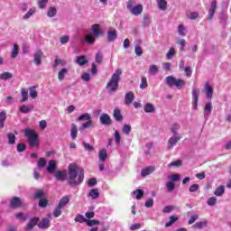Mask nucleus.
<instances>
[{
    "mask_svg": "<svg viewBox=\"0 0 231 231\" xmlns=\"http://www.w3.org/2000/svg\"><path fill=\"white\" fill-rule=\"evenodd\" d=\"M87 218L84 217V216L82 215H77L76 217L74 218V221L76 223H86L87 222Z\"/></svg>",
    "mask_w": 231,
    "mask_h": 231,
    "instance_id": "79ce46f5",
    "label": "nucleus"
},
{
    "mask_svg": "<svg viewBox=\"0 0 231 231\" xmlns=\"http://www.w3.org/2000/svg\"><path fill=\"white\" fill-rule=\"evenodd\" d=\"M187 29H185V25H183L182 23H180L179 26H178V32H179V35H180L181 37H185V35H187V33H185Z\"/></svg>",
    "mask_w": 231,
    "mask_h": 231,
    "instance_id": "4c0bfd02",
    "label": "nucleus"
},
{
    "mask_svg": "<svg viewBox=\"0 0 231 231\" xmlns=\"http://www.w3.org/2000/svg\"><path fill=\"white\" fill-rule=\"evenodd\" d=\"M189 19H191V21H196V19H198V17H199V13L198 12H193L190 13L189 14H188Z\"/></svg>",
    "mask_w": 231,
    "mask_h": 231,
    "instance_id": "13d9d810",
    "label": "nucleus"
},
{
    "mask_svg": "<svg viewBox=\"0 0 231 231\" xmlns=\"http://www.w3.org/2000/svg\"><path fill=\"white\" fill-rule=\"evenodd\" d=\"M38 167L40 169H42V168L46 167V159L40 158V160L38 161Z\"/></svg>",
    "mask_w": 231,
    "mask_h": 231,
    "instance_id": "338daca9",
    "label": "nucleus"
},
{
    "mask_svg": "<svg viewBox=\"0 0 231 231\" xmlns=\"http://www.w3.org/2000/svg\"><path fill=\"white\" fill-rule=\"evenodd\" d=\"M56 169H57V162H55V160L49 161V164L47 166V171L51 173V172H54Z\"/></svg>",
    "mask_w": 231,
    "mask_h": 231,
    "instance_id": "b1692460",
    "label": "nucleus"
},
{
    "mask_svg": "<svg viewBox=\"0 0 231 231\" xmlns=\"http://www.w3.org/2000/svg\"><path fill=\"white\" fill-rule=\"evenodd\" d=\"M7 138H8L9 143H10L11 145L15 144V139H16L15 134H12V133H9V134H7Z\"/></svg>",
    "mask_w": 231,
    "mask_h": 231,
    "instance_id": "de8ad7c7",
    "label": "nucleus"
},
{
    "mask_svg": "<svg viewBox=\"0 0 231 231\" xmlns=\"http://www.w3.org/2000/svg\"><path fill=\"white\" fill-rule=\"evenodd\" d=\"M122 131L124 134L129 135L132 131L131 125H124Z\"/></svg>",
    "mask_w": 231,
    "mask_h": 231,
    "instance_id": "09e8293b",
    "label": "nucleus"
},
{
    "mask_svg": "<svg viewBox=\"0 0 231 231\" xmlns=\"http://www.w3.org/2000/svg\"><path fill=\"white\" fill-rule=\"evenodd\" d=\"M13 75L10 72H4L2 75H0L1 80H10L12 79Z\"/></svg>",
    "mask_w": 231,
    "mask_h": 231,
    "instance_id": "a19ab883",
    "label": "nucleus"
},
{
    "mask_svg": "<svg viewBox=\"0 0 231 231\" xmlns=\"http://www.w3.org/2000/svg\"><path fill=\"white\" fill-rule=\"evenodd\" d=\"M137 193L135 196L136 199H142L143 198V190L137 189L135 191H134V194Z\"/></svg>",
    "mask_w": 231,
    "mask_h": 231,
    "instance_id": "4d7b16f0",
    "label": "nucleus"
},
{
    "mask_svg": "<svg viewBox=\"0 0 231 231\" xmlns=\"http://www.w3.org/2000/svg\"><path fill=\"white\" fill-rule=\"evenodd\" d=\"M215 196L221 197L225 194V186H219L214 191Z\"/></svg>",
    "mask_w": 231,
    "mask_h": 231,
    "instance_id": "7c9ffc66",
    "label": "nucleus"
},
{
    "mask_svg": "<svg viewBox=\"0 0 231 231\" xmlns=\"http://www.w3.org/2000/svg\"><path fill=\"white\" fill-rule=\"evenodd\" d=\"M180 140H181V137H178L176 135L171 136L168 140V151H171V149H172L174 145L180 142Z\"/></svg>",
    "mask_w": 231,
    "mask_h": 231,
    "instance_id": "4468645a",
    "label": "nucleus"
},
{
    "mask_svg": "<svg viewBox=\"0 0 231 231\" xmlns=\"http://www.w3.org/2000/svg\"><path fill=\"white\" fill-rule=\"evenodd\" d=\"M21 93H22V99L20 100V102H22V103L27 102L28 101V90H26V88H22Z\"/></svg>",
    "mask_w": 231,
    "mask_h": 231,
    "instance_id": "2f4dec72",
    "label": "nucleus"
},
{
    "mask_svg": "<svg viewBox=\"0 0 231 231\" xmlns=\"http://www.w3.org/2000/svg\"><path fill=\"white\" fill-rule=\"evenodd\" d=\"M118 37V32L116 30H109L107 32V42H113L114 41H116V38Z\"/></svg>",
    "mask_w": 231,
    "mask_h": 231,
    "instance_id": "f3484780",
    "label": "nucleus"
},
{
    "mask_svg": "<svg viewBox=\"0 0 231 231\" xmlns=\"http://www.w3.org/2000/svg\"><path fill=\"white\" fill-rule=\"evenodd\" d=\"M199 190V184H193L189 188V192H198Z\"/></svg>",
    "mask_w": 231,
    "mask_h": 231,
    "instance_id": "e2e57ef3",
    "label": "nucleus"
},
{
    "mask_svg": "<svg viewBox=\"0 0 231 231\" xmlns=\"http://www.w3.org/2000/svg\"><path fill=\"white\" fill-rule=\"evenodd\" d=\"M50 218H43L42 221L38 222V228H41L42 230H46L50 228Z\"/></svg>",
    "mask_w": 231,
    "mask_h": 231,
    "instance_id": "2eb2a0df",
    "label": "nucleus"
},
{
    "mask_svg": "<svg viewBox=\"0 0 231 231\" xmlns=\"http://www.w3.org/2000/svg\"><path fill=\"white\" fill-rule=\"evenodd\" d=\"M166 188H167V192H172V190H174V189H176V184L172 181H169L166 184Z\"/></svg>",
    "mask_w": 231,
    "mask_h": 231,
    "instance_id": "37998d69",
    "label": "nucleus"
},
{
    "mask_svg": "<svg viewBox=\"0 0 231 231\" xmlns=\"http://www.w3.org/2000/svg\"><path fill=\"white\" fill-rule=\"evenodd\" d=\"M46 5H48V0H38L39 8H46Z\"/></svg>",
    "mask_w": 231,
    "mask_h": 231,
    "instance_id": "774afa93",
    "label": "nucleus"
},
{
    "mask_svg": "<svg viewBox=\"0 0 231 231\" xmlns=\"http://www.w3.org/2000/svg\"><path fill=\"white\" fill-rule=\"evenodd\" d=\"M115 142L117 145H120V141L122 140V137H120V132L116 131L114 134Z\"/></svg>",
    "mask_w": 231,
    "mask_h": 231,
    "instance_id": "864d4df0",
    "label": "nucleus"
},
{
    "mask_svg": "<svg viewBox=\"0 0 231 231\" xmlns=\"http://www.w3.org/2000/svg\"><path fill=\"white\" fill-rule=\"evenodd\" d=\"M77 64H79V66H85V64H88V60H86V56L78 57Z\"/></svg>",
    "mask_w": 231,
    "mask_h": 231,
    "instance_id": "72a5a7b5",
    "label": "nucleus"
},
{
    "mask_svg": "<svg viewBox=\"0 0 231 231\" xmlns=\"http://www.w3.org/2000/svg\"><path fill=\"white\" fill-rule=\"evenodd\" d=\"M159 10H167V0H157Z\"/></svg>",
    "mask_w": 231,
    "mask_h": 231,
    "instance_id": "cd10ccee",
    "label": "nucleus"
},
{
    "mask_svg": "<svg viewBox=\"0 0 231 231\" xmlns=\"http://www.w3.org/2000/svg\"><path fill=\"white\" fill-rule=\"evenodd\" d=\"M216 10H217V1L213 0L211 2V6L208 10V20L212 21L214 19V15H216Z\"/></svg>",
    "mask_w": 231,
    "mask_h": 231,
    "instance_id": "1a4fd4ad",
    "label": "nucleus"
},
{
    "mask_svg": "<svg viewBox=\"0 0 231 231\" xmlns=\"http://www.w3.org/2000/svg\"><path fill=\"white\" fill-rule=\"evenodd\" d=\"M85 42H88V44H95V36L87 34L85 36Z\"/></svg>",
    "mask_w": 231,
    "mask_h": 231,
    "instance_id": "58836bf2",
    "label": "nucleus"
},
{
    "mask_svg": "<svg viewBox=\"0 0 231 231\" xmlns=\"http://www.w3.org/2000/svg\"><path fill=\"white\" fill-rule=\"evenodd\" d=\"M54 217H60V216L62 215V208H60V206H57L53 212H52Z\"/></svg>",
    "mask_w": 231,
    "mask_h": 231,
    "instance_id": "c9c22d12",
    "label": "nucleus"
},
{
    "mask_svg": "<svg viewBox=\"0 0 231 231\" xmlns=\"http://www.w3.org/2000/svg\"><path fill=\"white\" fill-rule=\"evenodd\" d=\"M34 198L36 199H40L41 198H44V191L42 189H38L34 194Z\"/></svg>",
    "mask_w": 231,
    "mask_h": 231,
    "instance_id": "052dcab7",
    "label": "nucleus"
},
{
    "mask_svg": "<svg viewBox=\"0 0 231 231\" xmlns=\"http://www.w3.org/2000/svg\"><path fill=\"white\" fill-rule=\"evenodd\" d=\"M48 17H53L54 15H57V8L55 7H50L49 11L47 13Z\"/></svg>",
    "mask_w": 231,
    "mask_h": 231,
    "instance_id": "49530a36",
    "label": "nucleus"
},
{
    "mask_svg": "<svg viewBox=\"0 0 231 231\" xmlns=\"http://www.w3.org/2000/svg\"><path fill=\"white\" fill-rule=\"evenodd\" d=\"M67 181L70 187L80 185L84 181V170L79 168L75 163L69 164L67 173Z\"/></svg>",
    "mask_w": 231,
    "mask_h": 231,
    "instance_id": "f257e3e1",
    "label": "nucleus"
},
{
    "mask_svg": "<svg viewBox=\"0 0 231 231\" xmlns=\"http://www.w3.org/2000/svg\"><path fill=\"white\" fill-rule=\"evenodd\" d=\"M11 208H21L23 207V200L19 197H13L10 200Z\"/></svg>",
    "mask_w": 231,
    "mask_h": 231,
    "instance_id": "0eeeda50",
    "label": "nucleus"
},
{
    "mask_svg": "<svg viewBox=\"0 0 231 231\" xmlns=\"http://www.w3.org/2000/svg\"><path fill=\"white\" fill-rule=\"evenodd\" d=\"M204 113L205 115H210L212 113V103L206 104Z\"/></svg>",
    "mask_w": 231,
    "mask_h": 231,
    "instance_id": "603ef678",
    "label": "nucleus"
},
{
    "mask_svg": "<svg viewBox=\"0 0 231 231\" xmlns=\"http://www.w3.org/2000/svg\"><path fill=\"white\" fill-rule=\"evenodd\" d=\"M88 196L93 199H98V198H100V193H98L97 189H94L90 190V192L88 193Z\"/></svg>",
    "mask_w": 231,
    "mask_h": 231,
    "instance_id": "c85d7f7f",
    "label": "nucleus"
},
{
    "mask_svg": "<svg viewBox=\"0 0 231 231\" xmlns=\"http://www.w3.org/2000/svg\"><path fill=\"white\" fill-rule=\"evenodd\" d=\"M205 92H206L208 98H212V97L214 95V88H212V87L210 86V84L208 82H207L205 84Z\"/></svg>",
    "mask_w": 231,
    "mask_h": 231,
    "instance_id": "412c9836",
    "label": "nucleus"
},
{
    "mask_svg": "<svg viewBox=\"0 0 231 231\" xmlns=\"http://www.w3.org/2000/svg\"><path fill=\"white\" fill-rule=\"evenodd\" d=\"M147 79L146 78H142L141 83H140V88L141 89H145L147 88Z\"/></svg>",
    "mask_w": 231,
    "mask_h": 231,
    "instance_id": "680f3d73",
    "label": "nucleus"
},
{
    "mask_svg": "<svg viewBox=\"0 0 231 231\" xmlns=\"http://www.w3.org/2000/svg\"><path fill=\"white\" fill-rule=\"evenodd\" d=\"M36 9L35 7L31 8L24 15H23V19H30L32 17V15H33V14H35Z\"/></svg>",
    "mask_w": 231,
    "mask_h": 231,
    "instance_id": "c03bdc74",
    "label": "nucleus"
},
{
    "mask_svg": "<svg viewBox=\"0 0 231 231\" xmlns=\"http://www.w3.org/2000/svg\"><path fill=\"white\" fill-rule=\"evenodd\" d=\"M86 223L88 226H95V225H100V221L97 219H93V220L87 219Z\"/></svg>",
    "mask_w": 231,
    "mask_h": 231,
    "instance_id": "8fccbe9b",
    "label": "nucleus"
},
{
    "mask_svg": "<svg viewBox=\"0 0 231 231\" xmlns=\"http://www.w3.org/2000/svg\"><path fill=\"white\" fill-rule=\"evenodd\" d=\"M32 109H34V106L32 104L27 105V106L23 105V106L19 107L20 113H23V114L32 113Z\"/></svg>",
    "mask_w": 231,
    "mask_h": 231,
    "instance_id": "aec40b11",
    "label": "nucleus"
},
{
    "mask_svg": "<svg viewBox=\"0 0 231 231\" xmlns=\"http://www.w3.org/2000/svg\"><path fill=\"white\" fill-rule=\"evenodd\" d=\"M192 99H193V109H198V102L199 100V90H192Z\"/></svg>",
    "mask_w": 231,
    "mask_h": 231,
    "instance_id": "dca6fc26",
    "label": "nucleus"
},
{
    "mask_svg": "<svg viewBox=\"0 0 231 231\" xmlns=\"http://www.w3.org/2000/svg\"><path fill=\"white\" fill-rule=\"evenodd\" d=\"M154 171H156V168L154 166H147L146 168L141 171V176H143V178H147V176L152 174Z\"/></svg>",
    "mask_w": 231,
    "mask_h": 231,
    "instance_id": "ddd939ff",
    "label": "nucleus"
},
{
    "mask_svg": "<svg viewBox=\"0 0 231 231\" xmlns=\"http://www.w3.org/2000/svg\"><path fill=\"white\" fill-rule=\"evenodd\" d=\"M54 178H56L57 181H66L68 180V172L66 171H58L55 172Z\"/></svg>",
    "mask_w": 231,
    "mask_h": 231,
    "instance_id": "9b49d317",
    "label": "nucleus"
},
{
    "mask_svg": "<svg viewBox=\"0 0 231 231\" xmlns=\"http://www.w3.org/2000/svg\"><path fill=\"white\" fill-rule=\"evenodd\" d=\"M159 71L158 66L152 65L149 69L150 75H156V73Z\"/></svg>",
    "mask_w": 231,
    "mask_h": 231,
    "instance_id": "5fc2aeb1",
    "label": "nucleus"
},
{
    "mask_svg": "<svg viewBox=\"0 0 231 231\" xmlns=\"http://www.w3.org/2000/svg\"><path fill=\"white\" fill-rule=\"evenodd\" d=\"M24 151H26V144L25 143H18L17 144V152H24Z\"/></svg>",
    "mask_w": 231,
    "mask_h": 231,
    "instance_id": "69168bd1",
    "label": "nucleus"
},
{
    "mask_svg": "<svg viewBox=\"0 0 231 231\" xmlns=\"http://www.w3.org/2000/svg\"><path fill=\"white\" fill-rule=\"evenodd\" d=\"M99 122L102 125H111V124H113L111 116L107 114H101Z\"/></svg>",
    "mask_w": 231,
    "mask_h": 231,
    "instance_id": "9d476101",
    "label": "nucleus"
},
{
    "mask_svg": "<svg viewBox=\"0 0 231 231\" xmlns=\"http://www.w3.org/2000/svg\"><path fill=\"white\" fill-rule=\"evenodd\" d=\"M17 55H19V45L14 44V49L11 52V58L16 59Z\"/></svg>",
    "mask_w": 231,
    "mask_h": 231,
    "instance_id": "f704fd0d",
    "label": "nucleus"
},
{
    "mask_svg": "<svg viewBox=\"0 0 231 231\" xmlns=\"http://www.w3.org/2000/svg\"><path fill=\"white\" fill-rule=\"evenodd\" d=\"M122 75V69H117L112 75L110 81L106 85L108 93H115L118 89V82H120V76Z\"/></svg>",
    "mask_w": 231,
    "mask_h": 231,
    "instance_id": "f03ea898",
    "label": "nucleus"
},
{
    "mask_svg": "<svg viewBox=\"0 0 231 231\" xmlns=\"http://www.w3.org/2000/svg\"><path fill=\"white\" fill-rule=\"evenodd\" d=\"M91 30L94 36H96L97 38L102 37V35H104V30H100V24L98 23L93 24Z\"/></svg>",
    "mask_w": 231,
    "mask_h": 231,
    "instance_id": "f8f14e48",
    "label": "nucleus"
},
{
    "mask_svg": "<svg viewBox=\"0 0 231 231\" xmlns=\"http://www.w3.org/2000/svg\"><path fill=\"white\" fill-rule=\"evenodd\" d=\"M68 74V69L62 68L58 73L59 80H64V77Z\"/></svg>",
    "mask_w": 231,
    "mask_h": 231,
    "instance_id": "473e14b6",
    "label": "nucleus"
},
{
    "mask_svg": "<svg viewBox=\"0 0 231 231\" xmlns=\"http://www.w3.org/2000/svg\"><path fill=\"white\" fill-rule=\"evenodd\" d=\"M144 111H145V113H154V111H155L154 105H152V103L145 104Z\"/></svg>",
    "mask_w": 231,
    "mask_h": 231,
    "instance_id": "c756f323",
    "label": "nucleus"
},
{
    "mask_svg": "<svg viewBox=\"0 0 231 231\" xmlns=\"http://www.w3.org/2000/svg\"><path fill=\"white\" fill-rule=\"evenodd\" d=\"M113 116L116 122L124 120V116H122V112L117 107L114 109Z\"/></svg>",
    "mask_w": 231,
    "mask_h": 231,
    "instance_id": "4be33fe9",
    "label": "nucleus"
},
{
    "mask_svg": "<svg viewBox=\"0 0 231 231\" xmlns=\"http://www.w3.org/2000/svg\"><path fill=\"white\" fill-rule=\"evenodd\" d=\"M16 219H20V221H26L28 219V214L25 213H17L15 215Z\"/></svg>",
    "mask_w": 231,
    "mask_h": 231,
    "instance_id": "ea45409f",
    "label": "nucleus"
},
{
    "mask_svg": "<svg viewBox=\"0 0 231 231\" xmlns=\"http://www.w3.org/2000/svg\"><path fill=\"white\" fill-rule=\"evenodd\" d=\"M5 122H6V112H0V129L5 127Z\"/></svg>",
    "mask_w": 231,
    "mask_h": 231,
    "instance_id": "bb28decb",
    "label": "nucleus"
},
{
    "mask_svg": "<svg viewBox=\"0 0 231 231\" xmlns=\"http://www.w3.org/2000/svg\"><path fill=\"white\" fill-rule=\"evenodd\" d=\"M134 51L137 57H142L143 55V51L140 45H135Z\"/></svg>",
    "mask_w": 231,
    "mask_h": 231,
    "instance_id": "a18cd8bd",
    "label": "nucleus"
},
{
    "mask_svg": "<svg viewBox=\"0 0 231 231\" xmlns=\"http://www.w3.org/2000/svg\"><path fill=\"white\" fill-rule=\"evenodd\" d=\"M39 207H42V208H46V207H48V199H41L39 201Z\"/></svg>",
    "mask_w": 231,
    "mask_h": 231,
    "instance_id": "bf43d9fd",
    "label": "nucleus"
},
{
    "mask_svg": "<svg viewBox=\"0 0 231 231\" xmlns=\"http://www.w3.org/2000/svg\"><path fill=\"white\" fill-rule=\"evenodd\" d=\"M134 100V93L132 91L128 92L125 96V104L126 106H130V104H133V101Z\"/></svg>",
    "mask_w": 231,
    "mask_h": 231,
    "instance_id": "6ab92c4d",
    "label": "nucleus"
},
{
    "mask_svg": "<svg viewBox=\"0 0 231 231\" xmlns=\"http://www.w3.org/2000/svg\"><path fill=\"white\" fill-rule=\"evenodd\" d=\"M142 12H143V5L140 4L134 6V8L130 10V13L132 14V15H135V16L141 15Z\"/></svg>",
    "mask_w": 231,
    "mask_h": 231,
    "instance_id": "a211bd4d",
    "label": "nucleus"
},
{
    "mask_svg": "<svg viewBox=\"0 0 231 231\" xmlns=\"http://www.w3.org/2000/svg\"><path fill=\"white\" fill-rule=\"evenodd\" d=\"M174 55H176V50L174 48H171L166 55L167 59L169 60H171V59H172V57H174Z\"/></svg>",
    "mask_w": 231,
    "mask_h": 231,
    "instance_id": "3c124183",
    "label": "nucleus"
},
{
    "mask_svg": "<svg viewBox=\"0 0 231 231\" xmlns=\"http://www.w3.org/2000/svg\"><path fill=\"white\" fill-rule=\"evenodd\" d=\"M69 203V196H64L59 202L58 207H60L63 208L66 205Z\"/></svg>",
    "mask_w": 231,
    "mask_h": 231,
    "instance_id": "a878e982",
    "label": "nucleus"
},
{
    "mask_svg": "<svg viewBox=\"0 0 231 231\" xmlns=\"http://www.w3.org/2000/svg\"><path fill=\"white\" fill-rule=\"evenodd\" d=\"M24 136L28 138L30 147H39V135L35 134V131L27 128L24 131Z\"/></svg>",
    "mask_w": 231,
    "mask_h": 231,
    "instance_id": "7ed1b4c3",
    "label": "nucleus"
},
{
    "mask_svg": "<svg viewBox=\"0 0 231 231\" xmlns=\"http://www.w3.org/2000/svg\"><path fill=\"white\" fill-rule=\"evenodd\" d=\"M166 84L170 88H172L173 86H176L178 89H181L182 86H185V80L179 79H177L174 78V76H168L166 77Z\"/></svg>",
    "mask_w": 231,
    "mask_h": 231,
    "instance_id": "20e7f679",
    "label": "nucleus"
},
{
    "mask_svg": "<svg viewBox=\"0 0 231 231\" xmlns=\"http://www.w3.org/2000/svg\"><path fill=\"white\" fill-rule=\"evenodd\" d=\"M78 120H79V122H82V120L87 121L81 125V127L83 129H89V127H93V119L91 118V116L88 113L80 115L78 117Z\"/></svg>",
    "mask_w": 231,
    "mask_h": 231,
    "instance_id": "39448f33",
    "label": "nucleus"
},
{
    "mask_svg": "<svg viewBox=\"0 0 231 231\" xmlns=\"http://www.w3.org/2000/svg\"><path fill=\"white\" fill-rule=\"evenodd\" d=\"M70 134H71L72 140L77 139V135L79 134V129H77V125L75 124L71 125Z\"/></svg>",
    "mask_w": 231,
    "mask_h": 231,
    "instance_id": "393cba45",
    "label": "nucleus"
},
{
    "mask_svg": "<svg viewBox=\"0 0 231 231\" xmlns=\"http://www.w3.org/2000/svg\"><path fill=\"white\" fill-rule=\"evenodd\" d=\"M60 44H66V43L69 42V35L61 36L60 39Z\"/></svg>",
    "mask_w": 231,
    "mask_h": 231,
    "instance_id": "0e129e2a",
    "label": "nucleus"
},
{
    "mask_svg": "<svg viewBox=\"0 0 231 231\" xmlns=\"http://www.w3.org/2000/svg\"><path fill=\"white\" fill-rule=\"evenodd\" d=\"M208 225V222L207 220L197 222L192 226V228H195V230H201V228L207 227Z\"/></svg>",
    "mask_w": 231,
    "mask_h": 231,
    "instance_id": "5701e85b",
    "label": "nucleus"
},
{
    "mask_svg": "<svg viewBox=\"0 0 231 231\" xmlns=\"http://www.w3.org/2000/svg\"><path fill=\"white\" fill-rule=\"evenodd\" d=\"M99 160L100 162H106L107 160V152L106 150L99 151Z\"/></svg>",
    "mask_w": 231,
    "mask_h": 231,
    "instance_id": "e433bc0d",
    "label": "nucleus"
},
{
    "mask_svg": "<svg viewBox=\"0 0 231 231\" xmlns=\"http://www.w3.org/2000/svg\"><path fill=\"white\" fill-rule=\"evenodd\" d=\"M39 217H34L29 220L26 226L24 227V230H33V227L39 226Z\"/></svg>",
    "mask_w": 231,
    "mask_h": 231,
    "instance_id": "423d86ee",
    "label": "nucleus"
},
{
    "mask_svg": "<svg viewBox=\"0 0 231 231\" xmlns=\"http://www.w3.org/2000/svg\"><path fill=\"white\" fill-rule=\"evenodd\" d=\"M35 86L31 87L30 89V97L31 98H37V90H35Z\"/></svg>",
    "mask_w": 231,
    "mask_h": 231,
    "instance_id": "6e6d98bb",
    "label": "nucleus"
},
{
    "mask_svg": "<svg viewBox=\"0 0 231 231\" xmlns=\"http://www.w3.org/2000/svg\"><path fill=\"white\" fill-rule=\"evenodd\" d=\"M44 55V52L42 51L38 50L34 52L33 57V62L36 66H41L42 64V56Z\"/></svg>",
    "mask_w": 231,
    "mask_h": 231,
    "instance_id": "6e6552de",
    "label": "nucleus"
}]
</instances>
